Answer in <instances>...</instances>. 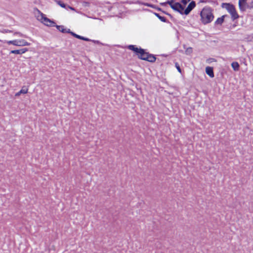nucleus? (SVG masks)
I'll list each match as a JSON object with an SVG mask.
<instances>
[{"instance_id": "obj_29", "label": "nucleus", "mask_w": 253, "mask_h": 253, "mask_svg": "<svg viewBox=\"0 0 253 253\" xmlns=\"http://www.w3.org/2000/svg\"><path fill=\"white\" fill-rule=\"evenodd\" d=\"M249 8H253V1L251 2V5H249Z\"/></svg>"}, {"instance_id": "obj_35", "label": "nucleus", "mask_w": 253, "mask_h": 253, "mask_svg": "<svg viewBox=\"0 0 253 253\" xmlns=\"http://www.w3.org/2000/svg\"><path fill=\"white\" fill-rule=\"evenodd\" d=\"M167 15L169 16L170 15V14L168 13V14Z\"/></svg>"}, {"instance_id": "obj_8", "label": "nucleus", "mask_w": 253, "mask_h": 253, "mask_svg": "<svg viewBox=\"0 0 253 253\" xmlns=\"http://www.w3.org/2000/svg\"><path fill=\"white\" fill-rule=\"evenodd\" d=\"M70 34L73 36V37H74L75 38H77V39H80V40H83V41H87V42H88V41H91L90 39L87 38H85V37H83V36H81L80 35H77V34L72 32L71 31H70Z\"/></svg>"}, {"instance_id": "obj_28", "label": "nucleus", "mask_w": 253, "mask_h": 253, "mask_svg": "<svg viewBox=\"0 0 253 253\" xmlns=\"http://www.w3.org/2000/svg\"><path fill=\"white\" fill-rule=\"evenodd\" d=\"M2 32L3 33H11V32H12V31L10 30H9L4 29Z\"/></svg>"}, {"instance_id": "obj_9", "label": "nucleus", "mask_w": 253, "mask_h": 253, "mask_svg": "<svg viewBox=\"0 0 253 253\" xmlns=\"http://www.w3.org/2000/svg\"><path fill=\"white\" fill-rule=\"evenodd\" d=\"M145 61L153 63L155 62L156 60V57L153 54H150L149 53L148 55L146 56V58H143Z\"/></svg>"}, {"instance_id": "obj_19", "label": "nucleus", "mask_w": 253, "mask_h": 253, "mask_svg": "<svg viewBox=\"0 0 253 253\" xmlns=\"http://www.w3.org/2000/svg\"><path fill=\"white\" fill-rule=\"evenodd\" d=\"M239 6L240 10L242 11H245L247 8H249V5L247 4H239Z\"/></svg>"}, {"instance_id": "obj_17", "label": "nucleus", "mask_w": 253, "mask_h": 253, "mask_svg": "<svg viewBox=\"0 0 253 253\" xmlns=\"http://www.w3.org/2000/svg\"><path fill=\"white\" fill-rule=\"evenodd\" d=\"M154 14L162 22H168L167 19L164 17L161 16L159 13H154Z\"/></svg>"}, {"instance_id": "obj_24", "label": "nucleus", "mask_w": 253, "mask_h": 253, "mask_svg": "<svg viewBox=\"0 0 253 253\" xmlns=\"http://www.w3.org/2000/svg\"><path fill=\"white\" fill-rule=\"evenodd\" d=\"M14 35H18L19 36L21 37H26L25 35H24L23 34L21 33L20 32H15L14 33Z\"/></svg>"}, {"instance_id": "obj_14", "label": "nucleus", "mask_w": 253, "mask_h": 253, "mask_svg": "<svg viewBox=\"0 0 253 253\" xmlns=\"http://www.w3.org/2000/svg\"><path fill=\"white\" fill-rule=\"evenodd\" d=\"M231 15V18L233 21L238 19L239 18V15L235 8L233 11H231L229 13Z\"/></svg>"}, {"instance_id": "obj_25", "label": "nucleus", "mask_w": 253, "mask_h": 253, "mask_svg": "<svg viewBox=\"0 0 253 253\" xmlns=\"http://www.w3.org/2000/svg\"><path fill=\"white\" fill-rule=\"evenodd\" d=\"M144 5H147V6H148L149 7H152V8H155L156 7L154 5H153L152 4L146 3V4H144Z\"/></svg>"}, {"instance_id": "obj_5", "label": "nucleus", "mask_w": 253, "mask_h": 253, "mask_svg": "<svg viewBox=\"0 0 253 253\" xmlns=\"http://www.w3.org/2000/svg\"><path fill=\"white\" fill-rule=\"evenodd\" d=\"M196 6V2L194 1H191L187 7L183 10V14L185 15H188L192 10Z\"/></svg>"}, {"instance_id": "obj_7", "label": "nucleus", "mask_w": 253, "mask_h": 253, "mask_svg": "<svg viewBox=\"0 0 253 253\" xmlns=\"http://www.w3.org/2000/svg\"><path fill=\"white\" fill-rule=\"evenodd\" d=\"M222 7L225 8L229 13L235 8L234 5L230 3H223L222 4Z\"/></svg>"}, {"instance_id": "obj_27", "label": "nucleus", "mask_w": 253, "mask_h": 253, "mask_svg": "<svg viewBox=\"0 0 253 253\" xmlns=\"http://www.w3.org/2000/svg\"><path fill=\"white\" fill-rule=\"evenodd\" d=\"M192 48L191 47H189V48H188L187 49V50H186V52L187 53H191V52H192Z\"/></svg>"}, {"instance_id": "obj_6", "label": "nucleus", "mask_w": 253, "mask_h": 253, "mask_svg": "<svg viewBox=\"0 0 253 253\" xmlns=\"http://www.w3.org/2000/svg\"><path fill=\"white\" fill-rule=\"evenodd\" d=\"M42 19L43 20L42 22L44 23V24L50 27H54L55 26V23L54 21L45 17L43 14H42Z\"/></svg>"}, {"instance_id": "obj_32", "label": "nucleus", "mask_w": 253, "mask_h": 253, "mask_svg": "<svg viewBox=\"0 0 253 253\" xmlns=\"http://www.w3.org/2000/svg\"><path fill=\"white\" fill-rule=\"evenodd\" d=\"M157 9L159 11H162V9L161 8H157Z\"/></svg>"}, {"instance_id": "obj_2", "label": "nucleus", "mask_w": 253, "mask_h": 253, "mask_svg": "<svg viewBox=\"0 0 253 253\" xmlns=\"http://www.w3.org/2000/svg\"><path fill=\"white\" fill-rule=\"evenodd\" d=\"M127 48L134 51L137 55L139 59L145 60L143 58H146L149 53L145 51L144 49L141 48H138L134 45H129L127 46Z\"/></svg>"}, {"instance_id": "obj_31", "label": "nucleus", "mask_w": 253, "mask_h": 253, "mask_svg": "<svg viewBox=\"0 0 253 253\" xmlns=\"http://www.w3.org/2000/svg\"><path fill=\"white\" fill-rule=\"evenodd\" d=\"M163 12L165 14L167 15L168 14V12L163 11Z\"/></svg>"}, {"instance_id": "obj_34", "label": "nucleus", "mask_w": 253, "mask_h": 253, "mask_svg": "<svg viewBox=\"0 0 253 253\" xmlns=\"http://www.w3.org/2000/svg\"><path fill=\"white\" fill-rule=\"evenodd\" d=\"M69 7H70V9H74V8H72V7H70L69 6Z\"/></svg>"}, {"instance_id": "obj_22", "label": "nucleus", "mask_w": 253, "mask_h": 253, "mask_svg": "<svg viewBox=\"0 0 253 253\" xmlns=\"http://www.w3.org/2000/svg\"><path fill=\"white\" fill-rule=\"evenodd\" d=\"M190 0H181V2L183 4V5L185 6Z\"/></svg>"}, {"instance_id": "obj_13", "label": "nucleus", "mask_w": 253, "mask_h": 253, "mask_svg": "<svg viewBox=\"0 0 253 253\" xmlns=\"http://www.w3.org/2000/svg\"><path fill=\"white\" fill-rule=\"evenodd\" d=\"M226 17H228L227 15H222L221 17L218 18L217 20L214 22L215 25H221L223 23L224 18Z\"/></svg>"}, {"instance_id": "obj_23", "label": "nucleus", "mask_w": 253, "mask_h": 253, "mask_svg": "<svg viewBox=\"0 0 253 253\" xmlns=\"http://www.w3.org/2000/svg\"><path fill=\"white\" fill-rule=\"evenodd\" d=\"M246 1L247 0H239V4H247Z\"/></svg>"}, {"instance_id": "obj_12", "label": "nucleus", "mask_w": 253, "mask_h": 253, "mask_svg": "<svg viewBox=\"0 0 253 253\" xmlns=\"http://www.w3.org/2000/svg\"><path fill=\"white\" fill-rule=\"evenodd\" d=\"M206 73L211 78L214 77V73L213 68L211 67L208 66L206 68Z\"/></svg>"}, {"instance_id": "obj_16", "label": "nucleus", "mask_w": 253, "mask_h": 253, "mask_svg": "<svg viewBox=\"0 0 253 253\" xmlns=\"http://www.w3.org/2000/svg\"><path fill=\"white\" fill-rule=\"evenodd\" d=\"M231 66L235 71H237L239 70L240 65L237 62H232L231 64Z\"/></svg>"}, {"instance_id": "obj_26", "label": "nucleus", "mask_w": 253, "mask_h": 253, "mask_svg": "<svg viewBox=\"0 0 253 253\" xmlns=\"http://www.w3.org/2000/svg\"><path fill=\"white\" fill-rule=\"evenodd\" d=\"M89 42H92L95 43H96V44H101V42L99 41H95V40H91V41H90Z\"/></svg>"}, {"instance_id": "obj_33", "label": "nucleus", "mask_w": 253, "mask_h": 253, "mask_svg": "<svg viewBox=\"0 0 253 253\" xmlns=\"http://www.w3.org/2000/svg\"><path fill=\"white\" fill-rule=\"evenodd\" d=\"M84 3H85V4L84 5H88V2H85Z\"/></svg>"}, {"instance_id": "obj_20", "label": "nucleus", "mask_w": 253, "mask_h": 253, "mask_svg": "<svg viewBox=\"0 0 253 253\" xmlns=\"http://www.w3.org/2000/svg\"><path fill=\"white\" fill-rule=\"evenodd\" d=\"M175 66L176 68L177 69V71H178V72H179L180 73H181V72H182L181 69L180 68V67L179 64L177 62L175 63Z\"/></svg>"}, {"instance_id": "obj_1", "label": "nucleus", "mask_w": 253, "mask_h": 253, "mask_svg": "<svg viewBox=\"0 0 253 253\" xmlns=\"http://www.w3.org/2000/svg\"><path fill=\"white\" fill-rule=\"evenodd\" d=\"M213 10L209 6H206L203 8L200 13L201 22L204 24L211 23L214 18L212 13Z\"/></svg>"}, {"instance_id": "obj_21", "label": "nucleus", "mask_w": 253, "mask_h": 253, "mask_svg": "<svg viewBox=\"0 0 253 253\" xmlns=\"http://www.w3.org/2000/svg\"><path fill=\"white\" fill-rule=\"evenodd\" d=\"M58 4L61 6L62 7H66V4H65L64 2H63L62 1L59 0L57 1Z\"/></svg>"}, {"instance_id": "obj_15", "label": "nucleus", "mask_w": 253, "mask_h": 253, "mask_svg": "<svg viewBox=\"0 0 253 253\" xmlns=\"http://www.w3.org/2000/svg\"><path fill=\"white\" fill-rule=\"evenodd\" d=\"M28 89L26 87L23 86L19 91L15 94V96H19L21 94H26L28 92Z\"/></svg>"}, {"instance_id": "obj_10", "label": "nucleus", "mask_w": 253, "mask_h": 253, "mask_svg": "<svg viewBox=\"0 0 253 253\" xmlns=\"http://www.w3.org/2000/svg\"><path fill=\"white\" fill-rule=\"evenodd\" d=\"M56 28L61 32L63 33H69L70 34L71 30L70 29H66L64 28L63 25H57L55 24V26Z\"/></svg>"}, {"instance_id": "obj_30", "label": "nucleus", "mask_w": 253, "mask_h": 253, "mask_svg": "<svg viewBox=\"0 0 253 253\" xmlns=\"http://www.w3.org/2000/svg\"><path fill=\"white\" fill-rule=\"evenodd\" d=\"M169 17L171 18V20H173V18L172 17V16L170 14V15L169 16Z\"/></svg>"}, {"instance_id": "obj_4", "label": "nucleus", "mask_w": 253, "mask_h": 253, "mask_svg": "<svg viewBox=\"0 0 253 253\" xmlns=\"http://www.w3.org/2000/svg\"><path fill=\"white\" fill-rule=\"evenodd\" d=\"M171 8L173 10L178 12L180 14L182 15L184 14L183 12V10L185 8V6L182 5L179 2H174V4L172 5H171Z\"/></svg>"}, {"instance_id": "obj_3", "label": "nucleus", "mask_w": 253, "mask_h": 253, "mask_svg": "<svg viewBox=\"0 0 253 253\" xmlns=\"http://www.w3.org/2000/svg\"><path fill=\"white\" fill-rule=\"evenodd\" d=\"M6 42L8 44H13L15 46H28L31 44L30 42H27L24 40H15L13 41H6Z\"/></svg>"}, {"instance_id": "obj_11", "label": "nucleus", "mask_w": 253, "mask_h": 253, "mask_svg": "<svg viewBox=\"0 0 253 253\" xmlns=\"http://www.w3.org/2000/svg\"><path fill=\"white\" fill-rule=\"evenodd\" d=\"M28 51V48H24L18 50H11L10 53L17 54H22Z\"/></svg>"}, {"instance_id": "obj_18", "label": "nucleus", "mask_w": 253, "mask_h": 253, "mask_svg": "<svg viewBox=\"0 0 253 253\" xmlns=\"http://www.w3.org/2000/svg\"><path fill=\"white\" fill-rule=\"evenodd\" d=\"M174 2L173 0H167L165 2L161 3V4L163 6H165L166 4H168L169 5L170 7L171 8V5L174 4Z\"/></svg>"}]
</instances>
